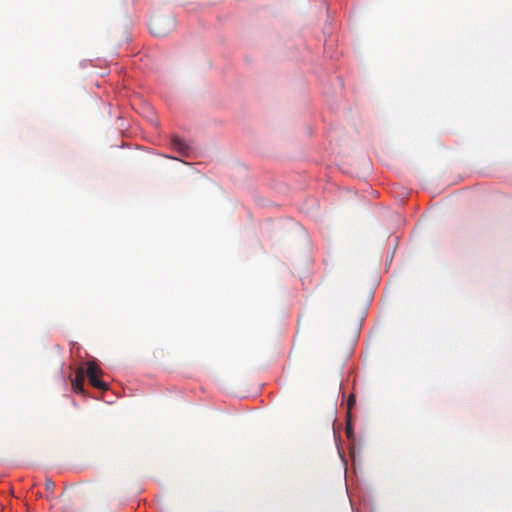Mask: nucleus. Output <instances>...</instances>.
<instances>
[{"instance_id":"obj_5","label":"nucleus","mask_w":512,"mask_h":512,"mask_svg":"<svg viewBox=\"0 0 512 512\" xmlns=\"http://www.w3.org/2000/svg\"><path fill=\"white\" fill-rule=\"evenodd\" d=\"M86 373L87 376L101 375L102 370L95 362H88Z\"/></svg>"},{"instance_id":"obj_7","label":"nucleus","mask_w":512,"mask_h":512,"mask_svg":"<svg viewBox=\"0 0 512 512\" xmlns=\"http://www.w3.org/2000/svg\"><path fill=\"white\" fill-rule=\"evenodd\" d=\"M355 403V396L352 394L349 396L348 398V402H347V405H348V409L350 410L352 408V406L354 405Z\"/></svg>"},{"instance_id":"obj_6","label":"nucleus","mask_w":512,"mask_h":512,"mask_svg":"<svg viewBox=\"0 0 512 512\" xmlns=\"http://www.w3.org/2000/svg\"><path fill=\"white\" fill-rule=\"evenodd\" d=\"M55 483L52 479L50 478H46L45 480V489L46 491L50 492V493H53L54 489H55Z\"/></svg>"},{"instance_id":"obj_1","label":"nucleus","mask_w":512,"mask_h":512,"mask_svg":"<svg viewBox=\"0 0 512 512\" xmlns=\"http://www.w3.org/2000/svg\"><path fill=\"white\" fill-rule=\"evenodd\" d=\"M175 26L176 21L173 17H156L149 24L151 33L157 37L168 35L174 30Z\"/></svg>"},{"instance_id":"obj_3","label":"nucleus","mask_w":512,"mask_h":512,"mask_svg":"<svg viewBox=\"0 0 512 512\" xmlns=\"http://www.w3.org/2000/svg\"><path fill=\"white\" fill-rule=\"evenodd\" d=\"M171 142L172 145L182 154L186 153L189 148L188 145L185 144V142L177 136H174Z\"/></svg>"},{"instance_id":"obj_8","label":"nucleus","mask_w":512,"mask_h":512,"mask_svg":"<svg viewBox=\"0 0 512 512\" xmlns=\"http://www.w3.org/2000/svg\"><path fill=\"white\" fill-rule=\"evenodd\" d=\"M350 433H351V430H350V427L348 426V427H347V435L349 436V435H350Z\"/></svg>"},{"instance_id":"obj_4","label":"nucleus","mask_w":512,"mask_h":512,"mask_svg":"<svg viewBox=\"0 0 512 512\" xmlns=\"http://www.w3.org/2000/svg\"><path fill=\"white\" fill-rule=\"evenodd\" d=\"M100 375L87 376L90 384L98 389L106 390L108 388L107 384L99 379Z\"/></svg>"},{"instance_id":"obj_2","label":"nucleus","mask_w":512,"mask_h":512,"mask_svg":"<svg viewBox=\"0 0 512 512\" xmlns=\"http://www.w3.org/2000/svg\"><path fill=\"white\" fill-rule=\"evenodd\" d=\"M71 384L73 390L75 392L83 393L84 392V380H85V371L82 367L78 368L75 372L74 378L70 376Z\"/></svg>"}]
</instances>
